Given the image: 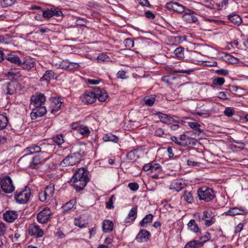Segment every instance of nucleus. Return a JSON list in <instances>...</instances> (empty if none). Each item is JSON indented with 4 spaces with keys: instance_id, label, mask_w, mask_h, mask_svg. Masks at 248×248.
<instances>
[{
    "instance_id": "1",
    "label": "nucleus",
    "mask_w": 248,
    "mask_h": 248,
    "mask_svg": "<svg viewBox=\"0 0 248 248\" xmlns=\"http://www.w3.org/2000/svg\"><path fill=\"white\" fill-rule=\"evenodd\" d=\"M88 171L84 168L77 169L70 180L71 185L77 191L82 190L89 181Z\"/></svg>"
},
{
    "instance_id": "2",
    "label": "nucleus",
    "mask_w": 248,
    "mask_h": 248,
    "mask_svg": "<svg viewBox=\"0 0 248 248\" xmlns=\"http://www.w3.org/2000/svg\"><path fill=\"white\" fill-rule=\"evenodd\" d=\"M197 194L200 200H203L206 202L213 200L215 197L213 190L206 187L199 188L197 191Z\"/></svg>"
},
{
    "instance_id": "3",
    "label": "nucleus",
    "mask_w": 248,
    "mask_h": 248,
    "mask_svg": "<svg viewBox=\"0 0 248 248\" xmlns=\"http://www.w3.org/2000/svg\"><path fill=\"white\" fill-rule=\"evenodd\" d=\"M0 185L2 191L5 193H11L15 190L12 180L9 176L1 178L0 180Z\"/></svg>"
},
{
    "instance_id": "4",
    "label": "nucleus",
    "mask_w": 248,
    "mask_h": 248,
    "mask_svg": "<svg viewBox=\"0 0 248 248\" xmlns=\"http://www.w3.org/2000/svg\"><path fill=\"white\" fill-rule=\"evenodd\" d=\"M81 156L79 153H74L68 155L63 159L62 164L65 166H73L79 162Z\"/></svg>"
},
{
    "instance_id": "5",
    "label": "nucleus",
    "mask_w": 248,
    "mask_h": 248,
    "mask_svg": "<svg viewBox=\"0 0 248 248\" xmlns=\"http://www.w3.org/2000/svg\"><path fill=\"white\" fill-rule=\"evenodd\" d=\"M31 196V191L29 190H25L19 193L16 192L15 198L18 203L23 204L26 203Z\"/></svg>"
},
{
    "instance_id": "6",
    "label": "nucleus",
    "mask_w": 248,
    "mask_h": 248,
    "mask_svg": "<svg viewBox=\"0 0 248 248\" xmlns=\"http://www.w3.org/2000/svg\"><path fill=\"white\" fill-rule=\"evenodd\" d=\"M51 212L49 208H46L40 212L37 215V219L39 223H46L49 219Z\"/></svg>"
},
{
    "instance_id": "7",
    "label": "nucleus",
    "mask_w": 248,
    "mask_h": 248,
    "mask_svg": "<svg viewBox=\"0 0 248 248\" xmlns=\"http://www.w3.org/2000/svg\"><path fill=\"white\" fill-rule=\"evenodd\" d=\"M34 107L31 113L32 120H36L37 118L44 116L46 113V107L42 105Z\"/></svg>"
},
{
    "instance_id": "8",
    "label": "nucleus",
    "mask_w": 248,
    "mask_h": 248,
    "mask_svg": "<svg viewBox=\"0 0 248 248\" xmlns=\"http://www.w3.org/2000/svg\"><path fill=\"white\" fill-rule=\"evenodd\" d=\"M80 100L82 102L90 104L94 103L96 100L95 91L87 92L80 96Z\"/></svg>"
},
{
    "instance_id": "9",
    "label": "nucleus",
    "mask_w": 248,
    "mask_h": 248,
    "mask_svg": "<svg viewBox=\"0 0 248 248\" xmlns=\"http://www.w3.org/2000/svg\"><path fill=\"white\" fill-rule=\"evenodd\" d=\"M46 100V97L43 93H36L31 97V104L33 105L34 107H39L45 103Z\"/></svg>"
},
{
    "instance_id": "10",
    "label": "nucleus",
    "mask_w": 248,
    "mask_h": 248,
    "mask_svg": "<svg viewBox=\"0 0 248 248\" xmlns=\"http://www.w3.org/2000/svg\"><path fill=\"white\" fill-rule=\"evenodd\" d=\"M28 232L30 235H35L37 238L42 237L44 234L43 230L35 223L30 225L28 229Z\"/></svg>"
},
{
    "instance_id": "11",
    "label": "nucleus",
    "mask_w": 248,
    "mask_h": 248,
    "mask_svg": "<svg viewBox=\"0 0 248 248\" xmlns=\"http://www.w3.org/2000/svg\"><path fill=\"white\" fill-rule=\"evenodd\" d=\"M166 8L179 13H182L185 11V8L182 5L177 2H170L166 4Z\"/></svg>"
},
{
    "instance_id": "12",
    "label": "nucleus",
    "mask_w": 248,
    "mask_h": 248,
    "mask_svg": "<svg viewBox=\"0 0 248 248\" xmlns=\"http://www.w3.org/2000/svg\"><path fill=\"white\" fill-rule=\"evenodd\" d=\"M96 98H97L100 102H105L108 98V94L106 91L100 87L94 88Z\"/></svg>"
},
{
    "instance_id": "13",
    "label": "nucleus",
    "mask_w": 248,
    "mask_h": 248,
    "mask_svg": "<svg viewBox=\"0 0 248 248\" xmlns=\"http://www.w3.org/2000/svg\"><path fill=\"white\" fill-rule=\"evenodd\" d=\"M186 186V184L183 180L175 179L172 182L170 186V188L172 190L178 192Z\"/></svg>"
},
{
    "instance_id": "14",
    "label": "nucleus",
    "mask_w": 248,
    "mask_h": 248,
    "mask_svg": "<svg viewBox=\"0 0 248 248\" xmlns=\"http://www.w3.org/2000/svg\"><path fill=\"white\" fill-rule=\"evenodd\" d=\"M46 161V159H44L40 156V155H34L32 161L30 163V167L31 169H36L40 167V166Z\"/></svg>"
},
{
    "instance_id": "15",
    "label": "nucleus",
    "mask_w": 248,
    "mask_h": 248,
    "mask_svg": "<svg viewBox=\"0 0 248 248\" xmlns=\"http://www.w3.org/2000/svg\"><path fill=\"white\" fill-rule=\"evenodd\" d=\"M2 90L6 94H13L16 92L15 83L7 82L2 85Z\"/></svg>"
},
{
    "instance_id": "16",
    "label": "nucleus",
    "mask_w": 248,
    "mask_h": 248,
    "mask_svg": "<svg viewBox=\"0 0 248 248\" xmlns=\"http://www.w3.org/2000/svg\"><path fill=\"white\" fill-rule=\"evenodd\" d=\"M60 66L62 69L71 70L78 68L79 65L78 63L70 62L67 60H65L61 62Z\"/></svg>"
},
{
    "instance_id": "17",
    "label": "nucleus",
    "mask_w": 248,
    "mask_h": 248,
    "mask_svg": "<svg viewBox=\"0 0 248 248\" xmlns=\"http://www.w3.org/2000/svg\"><path fill=\"white\" fill-rule=\"evenodd\" d=\"M151 233L146 230H141L138 234L136 239L139 242H147L150 238Z\"/></svg>"
},
{
    "instance_id": "18",
    "label": "nucleus",
    "mask_w": 248,
    "mask_h": 248,
    "mask_svg": "<svg viewBox=\"0 0 248 248\" xmlns=\"http://www.w3.org/2000/svg\"><path fill=\"white\" fill-rule=\"evenodd\" d=\"M72 128L77 130L80 134L84 136H88L91 134L89 128L83 125H77V124H73Z\"/></svg>"
},
{
    "instance_id": "19",
    "label": "nucleus",
    "mask_w": 248,
    "mask_h": 248,
    "mask_svg": "<svg viewBox=\"0 0 248 248\" xmlns=\"http://www.w3.org/2000/svg\"><path fill=\"white\" fill-rule=\"evenodd\" d=\"M17 215L16 212L7 211L3 214V218L7 222H13L17 218Z\"/></svg>"
},
{
    "instance_id": "20",
    "label": "nucleus",
    "mask_w": 248,
    "mask_h": 248,
    "mask_svg": "<svg viewBox=\"0 0 248 248\" xmlns=\"http://www.w3.org/2000/svg\"><path fill=\"white\" fill-rule=\"evenodd\" d=\"M43 147H41L38 146L37 145H32L30 147H27L25 151L27 153V154H32L35 153H39L42 152L43 154H46V152L42 151Z\"/></svg>"
},
{
    "instance_id": "21",
    "label": "nucleus",
    "mask_w": 248,
    "mask_h": 248,
    "mask_svg": "<svg viewBox=\"0 0 248 248\" xmlns=\"http://www.w3.org/2000/svg\"><path fill=\"white\" fill-rule=\"evenodd\" d=\"M35 65V63L33 60L31 59H26L23 62L21 61V64L19 66L21 67L23 69L29 70L32 68Z\"/></svg>"
},
{
    "instance_id": "22",
    "label": "nucleus",
    "mask_w": 248,
    "mask_h": 248,
    "mask_svg": "<svg viewBox=\"0 0 248 248\" xmlns=\"http://www.w3.org/2000/svg\"><path fill=\"white\" fill-rule=\"evenodd\" d=\"M188 13L185 12L183 16V19L189 23H194L197 21L198 18L193 14L190 13V11L187 10Z\"/></svg>"
},
{
    "instance_id": "23",
    "label": "nucleus",
    "mask_w": 248,
    "mask_h": 248,
    "mask_svg": "<svg viewBox=\"0 0 248 248\" xmlns=\"http://www.w3.org/2000/svg\"><path fill=\"white\" fill-rule=\"evenodd\" d=\"M228 19L232 23L237 26L239 25L242 22V19L240 17V16L237 14H232L229 15L228 16Z\"/></svg>"
},
{
    "instance_id": "24",
    "label": "nucleus",
    "mask_w": 248,
    "mask_h": 248,
    "mask_svg": "<svg viewBox=\"0 0 248 248\" xmlns=\"http://www.w3.org/2000/svg\"><path fill=\"white\" fill-rule=\"evenodd\" d=\"M137 208L134 207L132 208L129 213L128 217L125 218V222L130 223L133 222L137 217Z\"/></svg>"
},
{
    "instance_id": "25",
    "label": "nucleus",
    "mask_w": 248,
    "mask_h": 248,
    "mask_svg": "<svg viewBox=\"0 0 248 248\" xmlns=\"http://www.w3.org/2000/svg\"><path fill=\"white\" fill-rule=\"evenodd\" d=\"M5 59L18 66H19L20 64H21V59L18 56L15 55L9 54L5 57Z\"/></svg>"
},
{
    "instance_id": "26",
    "label": "nucleus",
    "mask_w": 248,
    "mask_h": 248,
    "mask_svg": "<svg viewBox=\"0 0 248 248\" xmlns=\"http://www.w3.org/2000/svg\"><path fill=\"white\" fill-rule=\"evenodd\" d=\"M244 210L242 208L233 207L231 208L229 211L225 213L227 215L235 216L237 215H242L244 213Z\"/></svg>"
},
{
    "instance_id": "27",
    "label": "nucleus",
    "mask_w": 248,
    "mask_h": 248,
    "mask_svg": "<svg viewBox=\"0 0 248 248\" xmlns=\"http://www.w3.org/2000/svg\"><path fill=\"white\" fill-rule=\"evenodd\" d=\"M54 78V72L52 70H47L44 74L43 76L40 78L41 81H49Z\"/></svg>"
},
{
    "instance_id": "28",
    "label": "nucleus",
    "mask_w": 248,
    "mask_h": 248,
    "mask_svg": "<svg viewBox=\"0 0 248 248\" xmlns=\"http://www.w3.org/2000/svg\"><path fill=\"white\" fill-rule=\"evenodd\" d=\"M203 245V243L199 240H192L188 242L185 246L184 248H198L201 247Z\"/></svg>"
},
{
    "instance_id": "29",
    "label": "nucleus",
    "mask_w": 248,
    "mask_h": 248,
    "mask_svg": "<svg viewBox=\"0 0 248 248\" xmlns=\"http://www.w3.org/2000/svg\"><path fill=\"white\" fill-rule=\"evenodd\" d=\"M156 115L158 116L160 121L164 123H169L172 121V117L160 112H157Z\"/></svg>"
},
{
    "instance_id": "30",
    "label": "nucleus",
    "mask_w": 248,
    "mask_h": 248,
    "mask_svg": "<svg viewBox=\"0 0 248 248\" xmlns=\"http://www.w3.org/2000/svg\"><path fill=\"white\" fill-rule=\"evenodd\" d=\"M213 217H214V216L212 211L207 209L203 211L202 216L199 217V220L200 221H204L205 219H207Z\"/></svg>"
},
{
    "instance_id": "31",
    "label": "nucleus",
    "mask_w": 248,
    "mask_h": 248,
    "mask_svg": "<svg viewBox=\"0 0 248 248\" xmlns=\"http://www.w3.org/2000/svg\"><path fill=\"white\" fill-rule=\"evenodd\" d=\"M113 223L111 221L106 220L104 221L103 229L105 232H109L113 230Z\"/></svg>"
},
{
    "instance_id": "32",
    "label": "nucleus",
    "mask_w": 248,
    "mask_h": 248,
    "mask_svg": "<svg viewBox=\"0 0 248 248\" xmlns=\"http://www.w3.org/2000/svg\"><path fill=\"white\" fill-rule=\"evenodd\" d=\"M103 140L105 141H113L114 142H117L118 141V138L111 133L106 134L103 137Z\"/></svg>"
},
{
    "instance_id": "33",
    "label": "nucleus",
    "mask_w": 248,
    "mask_h": 248,
    "mask_svg": "<svg viewBox=\"0 0 248 248\" xmlns=\"http://www.w3.org/2000/svg\"><path fill=\"white\" fill-rule=\"evenodd\" d=\"M54 186L49 185L46 187L44 192L48 198L51 199L54 196Z\"/></svg>"
},
{
    "instance_id": "34",
    "label": "nucleus",
    "mask_w": 248,
    "mask_h": 248,
    "mask_svg": "<svg viewBox=\"0 0 248 248\" xmlns=\"http://www.w3.org/2000/svg\"><path fill=\"white\" fill-rule=\"evenodd\" d=\"M76 203L75 200H70L69 202H66L62 206L63 212H68L73 208L74 205Z\"/></svg>"
},
{
    "instance_id": "35",
    "label": "nucleus",
    "mask_w": 248,
    "mask_h": 248,
    "mask_svg": "<svg viewBox=\"0 0 248 248\" xmlns=\"http://www.w3.org/2000/svg\"><path fill=\"white\" fill-rule=\"evenodd\" d=\"M187 226L190 231L194 232H197L200 230V229L198 227V225L195 223L194 219H191L188 222Z\"/></svg>"
},
{
    "instance_id": "36",
    "label": "nucleus",
    "mask_w": 248,
    "mask_h": 248,
    "mask_svg": "<svg viewBox=\"0 0 248 248\" xmlns=\"http://www.w3.org/2000/svg\"><path fill=\"white\" fill-rule=\"evenodd\" d=\"M53 103L56 105L55 107L51 109V113L54 115L56 114L57 112L60 109L62 102L59 98H55L53 101Z\"/></svg>"
},
{
    "instance_id": "37",
    "label": "nucleus",
    "mask_w": 248,
    "mask_h": 248,
    "mask_svg": "<svg viewBox=\"0 0 248 248\" xmlns=\"http://www.w3.org/2000/svg\"><path fill=\"white\" fill-rule=\"evenodd\" d=\"M153 216L151 214L147 215L141 221L140 223V225L141 227H144L146 226V225L150 223L153 220Z\"/></svg>"
},
{
    "instance_id": "38",
    "label": "nucleus",
    "mask_w": 248,
    "mask_h": 248,
    "mask_svg": "<svg viewBox=\"0 0 248 248\" xmlns=\"http://www.w3.org/2000/svg\"><path fill=\"white\" fill-rule=\"evenodd\" d=\"M223 58L224 61L230 63H235L238 61L237 59L228 53H226Z\"/></svg>"
},
{
    "instance_id": "39",
    "label": "nucleus",
    "mask_w": 248,
    "mask_h": 248,
    "mask_svg": "<svg viewBox=\"0 0 248 248\" xmlns=\"http://www.w3.org/2000/svg\"><path fill=\"white\" fill-rule=\"evenodd\" d=\"M8 118L3 114H0V129H4L7 125Z\"/></svg>"
},
{
    "instance_id": "40",
    "label": "nucleus",
    "mask_w": 248,
    "mask_h": 248,
    "mask_svg": "<svg viewBox=\"0 0 248 248\" xmlns=\"http://www.w3.org/2000/svg\"><path fill=\"white\" fill-rule=\"evenodd\" d=\"M155 98L154 96H147L143 98V102L145 105L152 106L155 103Z\"/></svg>"
},
{
    "instance_id": "41",
    "label": "nucleus",
    "mask_w": 248,
    "mask_h": 248,
    "mask_svg": "<svg viewBox=\"0 0 248 248\" xmlns=\"http://www.w3.org/2000/svg\"><path fill=\"white\" fill-rule=\"evenodd\" d=\"M137 150H132L128 153L126 155V157L128 159L130 160H136L139 158V155H137Z\"/></svg>"
},
{
    "instance_id": "42",
    "label": "nucleus",
    "mask_w": 248,
    "mask_h": 248,
    "mask_svg": "<svg viewBox=\"0 0 248 248\" xmlns=\"http://www.w3.org/2000/svg\"><path fill=\"white\" fill-rule=\"evenodd\" d=\"M183 198L188 203H192L194 202L193 196L191 192L185 191Z\"/></svg>"
},
{
    "instance_id": "43",
    "label": "nucleus",
    "mask_w": 248,
    "mask_h": 248,
    "mask_svg": "<svg viewBox=\"0 0 248 248\" xmlns=\"http://www.w3.org/2000/svg\"><path fill=\"white\" fill-rule=\"evenodd\" d=\"M174 53L178 58H182L184 57V48L182 47L176 48L175 49Z\"/></svg>"
},
{
    "instance_id": "44",
    "label": "nucleus",
    "mask_w": 248,
    "mask_h": 248,
    "mask_svg": "<svg viewBox=\"0 0 248 248\" xmlns=\"http://www.w3.org/2000/svg\"><path fill=\"white\" fill-rule=\"evenodd\" d=\"M53 140L58 145L62 144L64 141L63 136L61 134L54 137L53 138Z\"/></svg>"
},
{
    "instance_id": "45",
    "label": "nucleus",
    "mask_w": 248,
    "mask_h": 248,
    "mask_svg": "<svg viewBox=\"0 0 248 248\" xmlns=\"http://www.w3.org/2000/svg\"><path fill=\"white\" fill-rule=\"evenodd\" d=\"M193 71V70L190 69H178L173 68L172 70V72L174 73H183V74H190Z\"/></svg>"
},
{
    "instance_id": "46",
    "label": "nucleus",
    "mask_w": 248,
    "mask_h": 248,
    "mask_svg": "<svg viewBox=\"0 0 248 248\" xmlns=\"http://www.w3.org/2000/svg\"><path fill=\"white\" fill-rule=\"evenodd\" d=\"M179 140L181 142L179 143V145L182 147H185L188 145L187 141L186 140V135L182 134L180 136Z\"/></svg>"
},
{
    "instance_id": "47",
    "label": "nucleus",
    "mask_w": 248,
    "mask_h": 248,
    "mask_svg": "<svg viewBox=\"0 0 248 248\" xmlns=\"http://www.w3.org/2000/svg\"><path fill=\"white\" fill-rule=\"evenodd\" d=\"M188 125L191 128L197 130L199 132H201V130L200 128L201 125L197 122H188Z\"/></svg>"
},
{
    "instance_id": "48",
    "label": "nucleus",
    "mask_w": 248,
    "mask_h": 248,
    "mask_svg": "<svg viewBox=\"0 0 248 248\" xmlns=\"http://www.w3.org/2000/svg\"><path fill=\"white\" fill-rule=\"evenodd\" d=\"M225 82V79L223 78L219 77L214 78L213 80V83L216 85L221 86Z\"/></svg>"
},
{
    "instance_id": "49",
    "label": "nucleus",
    "mask_w": 248,
    "mask_h": 248,
    "mask_svg": "<svg viewBox=\"0 0 248 248\" xmlns=\"http://www.w3.org/2000/svg\"><path fill=\"white\" fill-rule=\"evenodd\" d=\"M230 94L225 92H220L218 94V97L222 100H229L230 99Z\"/></svg>"
},
{
    "instance_id": "50",
    "label": "nucleus",
    "mask_w": 248,
    "mask_h": 248,
    "mask_svg": "<svg viewBox=\"0 0 248 248\" xmlns=\"http://www.w3.org/2000/svg\"><path fill=\"white\" fill-rule=\"evenodd\" d=\"M124 44H125V47L127 49H130L132 47H133V46L134 45V42L132 39H131L130 38H126L124 40Z\"/></svg>"
},
{
    "instance_id": "51",
    "label": "nucleus",
    "mask_w": 248,
    "mask_h": 248,
    "mask_svg": "<svg viewBox=\"0 0 248 248\" xmlns=\"http://www.w3.org/2000/svg\"><path fill=\"white\" fill-rule=\"evenodd\" d=\"M161 171V166L159 164L152 162V172L156 171L157 172H159Z\"/></svg>"
},
{
    "instance_id": "52",
    "label": "nucleus",
    "mask_w": 248,
    "mask_h": 248,
    "mask_svg": "<svg viewBox=\"0 0 248 248\" xmlns=\"http://www.w3.org/2000/svg\"><path fill=\"white\" fill-rule=\"evenodd\" d=\"M234 112V110L233 108H231L230 107H227L225 110L224 111V113L225 115L228 116V117H231L232 116Z\"/></svg>"
},
{
    "instance_id": "53",
    "label": "nucleus",
    "mask_w": 248,
    "mask_h": 248,
    "mask_svg": "<svg viewBox=\"0 0 248 248\" xmlns=\"http://www.w3.org/2000/svg\"><path fill=\"white\" fill-rule=\"evenodd\" d=\"M43 16L45 18H50L53 16L52 10H47L43 11Z\"/></svg>"
},
{
    "instance_id": "54",
    "label": "nucleus",
    "mask_w": 248,
    "mask_h": 248,
    "mask_svg": "<svg viewBox=\"0 0 248 248\" xmlns=\"http://www.w3.org/2000/svg\"><path fill=\"white\" fill-rule=\"evenodd\" d=\"M113 199H115L114 195H112L109 198L108 201L106 202V208L108 209H111L113 207Z\"/></svg>"
},
{
    "instance_id": "55",
    "label": "nucleus",
    "mask_w": 248,
    "mask_h": 248,
    "mask_svg": "<svg viewBox=\"0 0 248 248\" xmlns=\"http://www.w3.org/2000/svg\"><path fill=\"white\" fill-rule=\"evenodd\" d=\"M228 4V1L227 0H224L221 3L217 4V9L218 10L226 9Z\"/></svg>"
},
{
    "instance_id": "56",
    "label": "nucleus",
    "mask_w": 248,
    "mask_h": 248,
    "mask_svg": "<svg viewBox=\"0 0 248 248\" xmlns=\"http://www.w3.org/2000/svg\"><path fill=\"white\" fill-rule=\"evenodd\" d=\"M204 221H205V225L206 227L210 226L212 224H214L216 222V220L214 217H213L207 219H205V220Z\"/></svg>"
},
{
    "instance_id": "57",
    "label": "nucleus",
    "mask_w": 248,
    "mask_h": 248,
    "mask_svg": "<svg viewBox=\"0 0 248 248\" xmlns=\"http://www.w3.org/2000/svg\"><path fill=\"white\" fill-rule=\"evenodd\" d=\"M80 217L75 218L74 219V224L81 228H84L85 227V225L84 224L81 223V221L80 220Z\"/></svg>"
},
{
    "instance_id": "58",
    "label": "nucleus",
    "mask_w": 248,
    "mask_h": 248,
    "mask_svg": "<svg viewBox=\"0 0 248 248\" xmlns=\"http://www.w3.org/2000/svg\"><path fill=\"white\" fill-rule=\"evenodd\" d=\"M39 198L41 202H45L46 200H49L51 199L50 198H48V197H47V196L45 194V192L44 191L39 194Z\"/></svg>"
},
{
    "instance_id": "59",
    "label": "nucleus",
    "mask_w": 248,
    "mask_h": 248,
    "mask_svg": "<svg viewBox=\"0 0 248 248\" xmlns=\"http://www.w3.org/2000/svg\"><path fill=\"white\" fill-rule=\"evenodd\" d=\"M128 187L133 191H136L139 188V185L136 183H130L128 184Z\"/></svg>"
},
{
    "instance_id": "60",
    "label": "nucleus",
    "mask_w": 248,
    "mask_h": 248,
    "mask_svg": "<svg viewBox=\"0 0 248 248\" xmlns=\"http://www.w3.org/2000/svg\"><path fill=\"white\" fill-rule=\"evenodd\" d=\"M16 0H3V4L4 6H11L13 5Z\"/></svg>"
},
{
    "instance_id": "61",
    "label": "nucleus",
    "mask_w": 248,
    "mask_h": 248,
    "mask_svg": "<svg viewBox=\"0 0 248 248\" xmlns=\"http://www.w3.org/2000/svg\"><path fill=\"white\" fill-rule=\"evenodd\" d=\"M108 58V56L104 53L99 55L97 57V60L98 61L104 62L106 61Z\"/></svg>"
},
{
    "instance_id": "62",
    "label": "nucleus",
    "mask_w": 248,
    "mask_h": 248,
    "mask_svg": "<svg viewBox=\"0 0 248 248\" xmlns=\"http://www.w3.org/2000/svg\"><path fill=\"white\" fill-rule=\"evenodd\" d=\"M172 78L170 76H164L162 78V80L169 84H172Z\"/></svg>"
},
{
    "instance_id": "63",
    "label": "nucleus",
    "mask_w": 248,
    "mask_h": 248,
    "mask_svg": "<svg viewBox=\"0 0 248 248\" xmlns=\"http://www.w3.org/2000/svg\"><path fill=\"white\" fill-rule=\"evenodd\" d=\"M210 238V234L209 232H206V233L201 237V241L203 243V244L206 242L207 240H209Z\"/></svg>"
},
{
    "instance_id": "64",
    "label": "nucleus",
    "mask_w": 248,
    "mask_h": 248,
    "mask_svg": "<svg viewBox=\"0 0 248 248\" xmlns=\"http://www.w3.org/2000/svg\"><path fill=\"white\" fill-rule=\"evenodd\" d=\"M164 134V130L162 128H158L155 132V135L161 137Z\"/></svg>"
}]
</instances>
